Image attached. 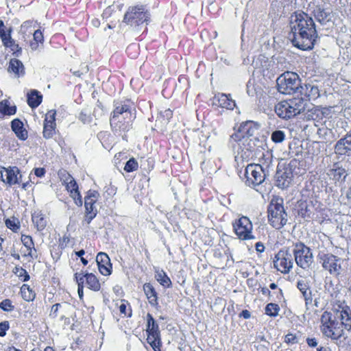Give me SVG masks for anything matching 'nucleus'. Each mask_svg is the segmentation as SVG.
I'll use <instances>...</instances> for the list:
<instances>
[{
	"instance_id": "nucleus-1",
	"label": "nucleus",
	"mask_w": 351,
	"mask_h": 351,
	"mask_svg": "<svg viewBox=\"0 0 351 351\" xmlns=\"http://www.w3.org/2000/svg\"><path fill=\"white\" fill-rule=\"evenodd\" d=\"M307 14L304 12H296L294 16H291V32L289 38L292 44L302 50H307V45L304 39H307Z\"/></svg>"
},
{
	"instance_id": "nucleus-2",
	"label": "nucleus",
	"mask_w": 351,
	"mask_h": 351,
	"mask_svg": "<svg viewBox=\"0 0 351 351\" xmlns=\"http://www.w3.org/2000/svg\"><path fill=\"white\" fill-rule=\"evenodd\" d=\"M135 118L132 108L127 104H119L115 107L110 117V125L114 132L128 130L131 122Z\"/></svg>"
},
{
	"instance_id": "nucleus-3",
	"label": "nucleus",
	"mask_w": 351,
	"mask_h": 351,
	"mask_svg": "<svg viewBox=\"0 0 351 351\" xmlns=\"http://www.w3.org/2000/svg\"><path fill=\"white\" fill-rule=\"evenodd\" d=\"M268 220L276 229H280L287 221V213L285 211L282 198H273L267 208Z\"/></svg>"
},
{
	"instance_id": "nucleus-4",
	"label": "nucleus",
	"mask_w": 351,
	"mask_h": 351,
	"mask_svg": "<svg viewBox=\"0 0 351 351\" xmlns=\"http://www.w3.org/2000/svg\"><path fill=\"white\" fill-rule=\"evenodd\" d=\"M278 90L285 95H291L300 90V86L299 76L293 72H285L280 75L276 80Z\"/></svg>"
},
{
	"instance_id": "nucleus-5",
	"label": "nucleus",
	"mask_w": 351,
	"mask_h": 351,
	"mask_svg": "<svg viewBox=\"0 0 351 351\" xmlns=\"http://www.w3.org/2000/svg\"><path fill=\"white\" fill-rule=\"evenodd\" d=\"M149 14L143 5L130 6L124 14L123 22L132 27H137L147 22Z\"/></svg>"
},
{
	"instance_id": "nucleus-6",
	"label": "nucleus",
	"mask_w": 351,
	"mask_h": 351,
	"mask_svg": "<svg viewBox=\"0 0 351 351\" xmlns=\"http://www.w3.org/2000/svg\"><path fill=\"white\" fill-rule=\"evenodd\" d=\"M321 322L322 331L326 337L337 340L343 335V330L337 326L338 323L335 318H332L330 313L324 312L322 315Z\"/></svg>"
},
{
	"instance_id": "nucleus-7",
	"label": "nucleus",
	"mask_w": 351,
	"mask_h": 351,
	"mask_svg": "<svg viewBox=\"0 0 351 351\" xmlns=\"http://www.w3.org/2000/svg\"><path fill=\"white\" fill-rule=\"evenodd\" d=\"M147 343L154 351H160L161 340L158 324L149 313L147 315Z\"/></svg>"
},
{
	"instance_id": "nucleus-8",
	"label": "nucleus",
	"mask_w": 351,
	"mask_h": 351,
	"mask_svg": "<svg viewBox=\"0 0 351 351\" xmlns=\"http://www.w3.org/2000/svg\"><path fill=\"white\" fill-rule=\"evenodd\" d=\"M246 185L252 187L258 186L265 180L262 167L259 165H248L245 169L244 178H242Z\"/></svg>"
},
{
	"instance_id": "nucleus-9",
	"label": "nucleus",
	"mask_w": 351,
	"mask_h": 351,
	"mask_svg": "<svg viewBox=\"0 0 351 351\" xmlns=\"http://www.w3.org/2000/svg\"><path fill=\"white\" fill-rule=\"evenodd\" d=\"M235 234L240 239L249 240L254 237L252 234V223L247 217H242L233 223Z\"/></svg>"
},
{
	"instance_id": "nucleus-10",
	"label": "nucleus",
	"mask_w": 351,
	"mask_h": 351,
	"mask_svg": "<svg viewBox=\"0 0 351 351\" xmlns=\"http://www.w3.org/2000/svg\"><path fill=\"white\" fill-rule=\"evenodd\" d=\"M304 184V187L300 192L302 198L298 200L293 208L295 220L298 223H305L307 221L306 219L307 213V189H306L307 181H305Z\"/></svg>"
},
{
	"instance_id": "nucleus-11",
	"label": "nucleus",
	"mask_w": 351,
	"mask_h": 351,
	"mask_svg": "<svg viewBox=\"0 0 351 351\" xmlns=\"http://www.w3.org/2000/svg\"><path fill=\"white\" fill-rule=\"evenodd\" d=\"M99 197V193L96 191H89L84 197V206L86 210L84 221L89 224L96 217L97 210L95 206Z\"/></svg>"
},
{
	"instance_id": "nucleus-12",
	"label": "nucleus",
	"mask_w": 351,
	"mask_h": 351,
	"mask_svg": "<svg viewBox=\"0 0 351 351\" xmlns=\"http://www.w3.org/2000/svg\"><path fill=\"white\" fill-rule=\"evenodd\" d=\"M274 267L280 272L288 273L293 267L292 255L288 250H280L275 256Z\"/></svg>"
},
{
	"instance_id": "nucleus-13",
	"label": "nucleus",
	"mask_w": 351,
	"mask_h": 351,
	"mask_svg": "<svg viewBox=\"0 0 351 351\" xmlns=\"http://www.w3.org/2000/svg\"><path fill=\"white\" fill-rule=\"evenodd\" d=\"M351 171V158L348 159L343 163H335L329 170L328 175L336 181L344 182Z\"/></svg>"
},
{
	"instance_id": "nucleus-14",
	"label": "nucleus",
	"mask_w": 351,
	"mask_h": 351,
	"mask_svg": "<svg viewBox=\"0 0 351 351\" xmlns=\"http://www.w3.org/2000/svg\"><path fill=\"white\" fill-rule=\"evenodd\" d=\"M0 173L1 180L9 185L21 182L22 175L16 167H2Z\"/></svg>"
},
{
	"instance_id": "nucleus-15",
	"label": "nucleus",
	"mask_w": 351,
	"mask_h": 351,
	"mask_svg": "<svg viewBox=\"0 0 351 351\" xmlns=\"http://www.w3.org/2000/svg\"><path fill=\"white\" fill-rule=\"evenodd\" d=\"M259 129V125L252 121H247L242 123L238 131L231 136V138L240 137H252Z\"/></svg>"
},
{
	"instance_id": "nucleus-16",
	"label": "nucleus",
	"mask_w": 351,
	"mask_h": 351,
	"mask_svg": "<svg viewBox=\"0 0 351 351\" xmlns=\"http://www.w3.org/2000/svg\"><path fill=\"white\" fill-rule=\"evenodd\" d=\"M293 173L289 167L278 169L276 173V184L282 189H287L291 183Z\"/></svg>"
},
{
	"instance_id": "nucleus-17",
	"label": "nucleus",
	"mask_w": 351,
	"mask_h": 351,
	"mask_svg": "<svg viewBox=\"0 0 351 351\" xmlns=\"http://www.w3.org/2000/svg\"><path fill=\"white\" fill-rule=\"evenodd\" d=\"M275 112L277 115L285 119H289L295 116L294 107L290 104V100L282 101L275 106Z\"/></svg>"
},
{
	"instance_id": "nucleus-18",
	"label": "nucleus",
	"mask_w": 351,
	"mask_h": 351,
	"mask_svg": "<svg viewBox=\"0 0 351 351\" xmlns=\"http://www.w3.org/2000/svg\"><path fill=\"white\" fill-rule=\"evenodd\" d=\"M296 264L302 269L307 267V247L302 243H297L293 250Z\"/></svg>"
},
{
	"instance_id": "nucleus-19",
	"label": "nucleus",
	"mask_w": 351,
	"mask_h": 351,
	"mask_svg": "<svg viewBox=\"0 0 351 351\" xmlns=\"http://www.w3.org/2000/svg\"><path fill=\"white\" fill-rule=\"evenodd\" d=\"M322 265L330 274L338 275L341 270V260L335 256L327 254L324 256Z\"/></svg>"
},
{
	"instance_id": "nucleus-20",
	"label": "nucleus",
	"mask_w": 351,
	"mask_h": 351,
	"mask_svg": "<svg viewBox=\"0 0 351 351\" xmlns=\"http://www.w3.org/2000/svg\"><path fill=\"white\" fill-rule=\"evenodd\" d=\"M96 262L99 272L104 276H109L112 272V264L107 254L99 252L96 257Z\"/></svg>"
},
{
	"instance_id": "nucleus-21",
	"label": "nucleus",
	"mask_w": 351,
	"mask_h": 351,
	"mask_svg": "<svg viewBox=\"0 0 351 351\" xmlns=\"http://www.w3.org/2000/svg\"><path fill=\"white\" fill-rule=\"evenodd\" d=\"M335 151L339 155L351 156V134H347L337 142Z\"/></svg>"
},
{
	"instance_id": "nucleus-22",
	"label": "nucleus",
	"mask_w": 351,
	"mask_h": 351,
	"mask_svg": "<svg viewBox=\"0 0 351 351\" xmlns=\"http://www.w3.org/2000/svg\"><path fill=\"white\" fill-rule=\"evenodd\" d=\"M335 319H339L345 329L351 331V310L348 307L337 310Z\"/></svg>"
},
{
	"instance_id": "nucleus-23",
	"label": "nucleus",
	"mask_w": 351,
	"mask_h": 351,
	"mask_svg": "<svg viewBox=\"0 0 351 351\" xmlns=\"http://www.w3.org/2000/svg\"><path fill=\"white\" fill-rule=\"evenodd\" d=\"M65 187L69 192L70 196L73 199L75 204L78 206H82L83 204V201L78 190V185L75 179H73L72 182L71 181L70 182L67 183L65 185Z\"/></svg>"
},
{
	"instance_id": "nucleus-24",
	"label": "nucleus",
	"mask_w": 351,
	"mask_h": 351,
	"mask_svg": "<svg viewBox=\"0 0 351 351\" xmlns=\"http://www.w3.org/2000/svg\"><path fill=\"white\" fill-rule=\"evenodd\" d=\"M231 139L237 142L241 152L246 153V152H252L254 149V141L250 137L244 136Z\"/></svg>"
},
{
	"instance_id": "nucleus-25",
	"label": "nucleus",
	"mask_w": 351,
	"mask_h": 351,
	"mask_svg": "<svg viewBox=\"0 0 351 351\" xmlns=\"http://www.w3.org/2000/svg\"><path fill=\"white\" fill-rule=\"evenodd\" d=\"M289 168L295 175L303 176L307 171L306 162L304 160H300V158H295L291 161Z\"/></svg>"
},
{
	"instance_id": "nucleus-26",
	"label": "nucleus",
	"mask_w": 351,
	"mask_h": 351,
	"mask_svg": "<svg viewBox=\"0 0 351 351\" xmlns=\"http://www.w3.org/2000/svg\"><path fill=\"white\" fill-rule=\"evenodd\" d=\"M306 95L304 94V96L301 97H295L290 100V104L294 107V111H295V114H300L301 112L304 111L307 106V99Z\"/></svg>"
},
{
	"instance_id": "nucleus-27",
	"label": "nucleus",
	"mask_w": 351,
	"mask_h": 351,
	"mask_svg": "<svg viewBox=\"0 0 351 351\" xmlns=\"http://www.w3.org/2000/svg\"><path fill=\"white\" fill-rule=\"evenodd\" d=\"M11 127L19 139L24 141L27 138V132L23 128V123L19 119H14L11 122Z\"/></svg>"
},
{
	"instance_id": "nucleus-28",
	"label": "nucleus",
	"mask_w": 351,
	"mask_h": 351,
	"mask_svg": "<svg viewBox=\"0 0 351 351\" xmlns=\"http://www.w3.org/2000/svg\"><path fill=\"white\" fill-rule=\"evenodd\" d=\"M84 282L86 284L88 289L94 291H98L101 289V284L95 275L92 273L83 274Z\"/></svg>"
},
{
	"instance_id": "nucleus-29",
	"label": "nucleus",
	"mask_w": 351,
	"mask_h": 351,
	"mask_svg": "<svg viewBox=\"0 0 351 351\" xmlns=\"http://www.w3.org/2000/svg\"><path fill=\"white\" fill-rule=\"evenodd\" d=\"M8 71L13 73L16 76L19 77L24 74L23 64L19 60L12 58L10 60Z\"/></svg>"
},
{
	"instance_id": "nucleus-30",
	"label": "nucleus",
	"mask_w": 351,
	"mask_h": 351,
	"mask_svg": "<svg viewBox=\"0 0 351 351\" xmlns=\"http://www.w3.org/2000/svg\"><path fill=\"white\" fill-rule=\"evenodd\" d=\"M32 220L38 231H42L47 226V219L40 211H35L32 215Z\"/></svg>"
},
{
	"instance_id": "nucleus-31",
	"label": "nucleus",
	"mask_w": 351,
	"mask_h": 351,
	"mask_svg": "<svg viewBox=\"0 0 351 351\" xmlns=\"http://www.w3.org/2000/svg\"><path fill=\"white\" fill-rule=\"evenodd\" d=\"M143 291L147 296L149 303L155 306L158 305L157 293L154 287L150 283H145L143 285Z\"/></svg>"
},
{
	"instance_id": "nucleus-32",
	"label": "nucleus",
	"mask_w": 351,
	"mask_h": 351,
	"mask_svg": "<svg viewBox=\"0 0 351 351\" xmlns=\"http://www.w3.org/2000/svg\"><path fill=\"white\" fill-rule=\"evenodd\" d=\"M21 242L28 251L27 254H24V256H29L31 258L36 257V255L34 254V252H36V250L35 249L34 243L32 237L29 235L22 234Z\"/></svg>"
},
{
	"instance_id": "nucleus-33",
	"label": "nucleus",
	"mask_w": 351,
	"mask_h": 351,
	"mask_svg": "<svg viewBox=\"0 0 351 351\" xmlns=\"http://www.w3.org/2000/svg\"><path fill=\"white\" fill-rule=\"evenodd\" d=\"M218 104L221 108H226L228 110H233L236 106L235 101L230 98V95L226 94H221L219 95Z\"/></svg>"
},
{
	"instance_id": "nucleus-34",
	"label": "nucleus",
	"mask_w": 351,
	"mask_h": 351,
	"mask_svg": "<svg viewBox=\"0 0 351 351\" xmlns=\"http://www.w3.org/2000/svg\"><path fill=\"white\" fill-rule=\"evenodd\" d=\"M42 101V95L36 90H31L27 95V104L32 108L38 107Z\"/></svg>"
},
{
	"instance_id": "nucleus-35",
	"label": "nucleus",
	"mask_w": 351,
	"mask_h": 351,
	"mask_svg": "<svg viewBox=\"0 0 351 351\" xmlns=\"http://www.w3.org/2000/svg\"><path fill=\"white\" fill-rule=\"evenodd\" d=\"M308 36L310 35V38L308 37V40H311V47L308 46V50L311 49L313 46L315 45L317 42V39L318 38V35L317 34V31L315 29V23L311 17L308 16Z\"/></svg>"
},
{
	"instance_id": "nucleus-36",
	"label": "nucleus",
	"mask_w": 351,
	"mask_h": 351,
	"mask_svg": "<svg viewBox=\"0 0 351 351\" xmlns=\"http://www.w3.org/2000/svg\"><path fill=\"white\" fill-rule=\"evenodd\" d=\"M16 106H10V103L8 100L4 99L0 102V116L12 115L16 113Z\"/></svg>"
},
{
	"instance_id": "nucleus-37",
	"label": "nucleus",
	"mask_w": 351,
	"mask_h": 351,
	"mask_svg": "<svg viewBox=\"0 0 351 351\" xmlns=\"http://www.w3.org/2000/svg\"><path fill=\"white\" fill-rule=\"evenodd\" d=\"M156 279L161 285L165 287H169L171 285V281L163 270L158 269L156 271Z\"/></svg>"
},
{
	"instance_id": "nucleus-38",
	"label": "nucleus",
	"mask_w": 351,
	"mask_h": 351,
	"mask_svg": "<svg viewBox=\"0 0 351 351\" xmlns=\"http://www.w3.org/2000/svg\"><path fill=\"white\" fill-rule=\"evenodd\" d=\"M21 296L25 301H33L35 298V293L27 285H23L21 288Z\"/></svg>"
},
{
	"instance_id": "nucleus-39",
	"label": "nucleus",
	"mask_w": 351,
	"mask_h": 351,
	"mask_svg": "<svg viewBox=\"0 0 351 351\" xmlns=\"http://www.w3.org/2000/svg\"><path fill=\"white\" fill-rule=\"evenodd\" d=\"M56 124L44 123L43 136L45 138H51L55 134Z\"/></svg>"
},
{
	"instance_id": "nucleus-40",
	"label": "nucleus",
	"mask_w": 351,
	"mask_h": 351,
	"mask_svg": "<svg viewBox=\"0 0 351 351\" xmlns=\"http://www.w3.org/2000/svg\"><path fill=\"white\" fill-rule=\"evenodd\" d=\"M75 279L77 283V292L80 299L83 298L84 276L83 273H75Z\"/></svg>"
},
{
	"instance_id": "nucleus-41",
	"label": "nucleus",
	"mask_w": 351,
	"mask_h": 351,
	"mask_svg": "<svg viewBox=\"0 0 351 351\" xmlns=\"http://www.w3.org/2000/svg\"><path fill=\"white\" fill-rule=\"evenodd\" d=\"M33 36H34V42L31 43L30 47H31L32 49L36 50L38 47V43H43V33L39 29H37L34 32Z\"/></svg>"
},
{
	"instance_id": "nucleus-42",
	"label": "nucleus",
	"mask_w": 351,
	"mask_h": 351,
	"mask_svg": "<svg viewBox=\"0 0 351 351\" xmlns=\"http://www.w3.org/2000/svg\"><path fill=\"white\" fill-rule=\"evenodd\" d=\"M279 311V306L274 303H269L265 307V313L271 317L277 316Z\"/></svg>"
},
{
	"instance_id": "nucleus-43",
	"label": "nucleus",
	"mask_w": 351,
	"mask_h": 351,
	"mask_svg": "<svg viewBox=\"0 0 351 351\" xmlns=\"http://www.w3.org/2000/svg\"><path fill=\"white\" fill-rule=\"evenodd\" d=\"M14 273L23 282L27 281L29 279V276L27 271L21 267L16 266L14 269Z\"/></svg>"
},
{
	"instance_id": "nucleus-44",
	"label": "nucleus",
	"mask_w": 351,
	"mask_h": 351,
	"mask_svg": "<svg viewBox=\"0 0 351 351\" xmlns=\"http://www.w3.org/2000/svg\"><path fill=\"white\" fill-rule=\"evenodd\" d=\"M173 116V112L169 109H165L160 112L158 119H161V122L164 124L167 123Z\"/></svg>"
},
{
	"instance_id": "nucleus-45",
	"label": "nucleus",
	"mask_w": 351,
	"mask_h": 351,
	"mask_svg": "<svg viewBox=\"0 0 351 351\" xmlns=\"http://www.w3.org/2000/svg\"><path fill=\"white\" fill-rule=\"evenodd\" d=\"M271 138L276 143H282L285 138V134L283 131L276 130L272 132Z\"/></svg>"
},
{
	"instance_id": "nucleus-46",
	"label": "nucleus",
	"mask_w": 351,
	"mask_h": 351,
	"mask_svg": "<svg viewBox=\"0 0 351 351\" xmlns=\"http://www.w3.org/2000/svg\"><path fill=\"white\" fill-rule=\"evenodd\" d=\"M138 169V162L136 160L132 158L125 164L124 170L127 172H132Z\"/></svg>"
},
{
	"instance_id": "nucleus-47",
	"label": "nucleus",
	"mask_w": 351,
	"mask_h": 351,
	"mask_svg": "<svg viewBox=\"0 0 351 351\" xmlns=\"http://www.w3.org/2000/svg\"><path fill=\"white\" fill-rule=\"evenodd\" d=\"M0 37L6 47H11L14 44V41L10 36V30L8 32L3 33V34L0 35Z\"/></svg>"
},
{
	"instance_id": "nucleus-48",
	"label": "nucleus",
	"mask_w": 351,
	"mask_h": 351,
	"mask_svg": "<svg viewBox=\"0 0 351 351\" xmlns=\"http://www.w3.org/2000/svg\"><path fill=\"white\" fill-rule=\"evenodd\" d=\"M60 180H62L63 184L65 186L67 183L72 182L74 179L66 171L63 170L60 171L58 173Z\"/></svg>"
},
{
	"instance_id": "nucleus-49",
	"label": "nucleus",
	"mask_w": 351,
	"mask_h": 351,
	"mask_svg": "<svg viewBox=\"0 0 351 351\" xmlns=\"http://www.w3.org/2000/svg\"><path fill=\"white\" fill-rule=\"evenodd\" d=\"M0 308L4 311H12L14 310V306L10 300L5 299L0 302Z\"/></svg>"
},
{
	"instance_id": "nucleus-50",
	"label": "nucleus",
	"mask_w": 351,
	"mask_h": 351,
	"mask_svg": "<svg viewBox=\"0 0 351 351\" xmlns=\"http://www.w3.org/2000/svg\"><path fill=\"white\" fill-rule=\"evenodd\" d=\"M297 287L303 294L305 300V304L306 305H307V297L306 296V292L307 290V282L304 280H299L297 283Z\"/></svg>"
},
{
	"instance_id": "nucleus-51",
	"label": "nucleus",
	"mask_w": 351,
	"mask_h": 351,
	"mask_svg": "<svg viewBox=\"0 0 351 351\" xmlns=\"http://www.w3.org/2000/svg\"><path fill=\"white\" fill-rule=\"evenodd\" d=\"M320 96L319 90L317 86H311L310 93H308V101L315 100Z\"/></svg>"
},
{
	"instance_id": "nucleus-52",
	"label": "nucleus",
	"mask_w": 351,
	"mask_h": 351,
	"mask_svg": "<svg viewBox=\"0 0 351 351\" xmlns=\"http://www.w3.org/2000/svg\"><path fill=\"white\" fill-rule=\"evenodd\" d=\"M56 111L53 110L48 111L45 115V123L56 124Z\"/></svg>"
},
{
	"instance_id": "nucleus-53",
	"label": "nucleus",
	"mask_w": 351,
	"mask_h": 351,
	"mask_svg": "<svg viewBox=\"0 0 351 351\" xmlns=\"http://www.w3.org/2000/svg\"><path fill=\"white\" fill-rule=\"evenodd\" d=\"M79 119L83 123H88L91 121V117L90 113L86 111L82 110L79 114Z\"/></svg>"
},
{
	"instance_id": "nucleus-54",
	"label": "nucleus",
	"mask_w": 351,
	"mask_h": 351,
	"mask_svg": "<svg viewBox=\"0 0 351 351\" xmlns=\"http://www.w3.org/2000/svg\"><path fill=\"white\" fill-rule=\"evenodd\" d=\"M10 328V324L8 321H4L0 323V336L4 337L6 335V331Z\"/></svg>"
},
{
	"instance_id": "nucleus-55",
	"label": "nucleus",
	"mask_w": 351,
	"mask_h": 351,
	"mask_svg": "<svg viewBox=\"0 0 351 351\" xmlns=\"http://www.w3.org/2000/svg\"><path fill=\"white\" fill-rule=\"evenodd\" d=\"M61 304L59 303H56L51 306V311L49 313V316L53 319L58 317V313Z\"/></svg>"
},
{
	"instance_id": "nucleus-56",
	"label": "nucleus",
	"mask_w": 351,
	"mask_h": 351,
	"mask_svg": "<svg viewBox=\"0 0 351 351\" xmlns=\"http://www.w3.org/2000/svg\"><path fill=\"white\" fill-rule=\"evenodd\" d=\"M285 342L288 344H293L298 342V338L295 335L289 333L285 336Z\"/></svg>"
},
{
	"instance_id": "nucleus-57",
	"label": "nucleus",
	"mask_w": 351,
	"mask_h": 351,
	"mask_svg": "<svg viewBox=\"0 0 351 351\" xmlns=\"http://www.w3.org/2000/svg\"><path fill=\"white\" fill-rule=\"evenodd\" d=\"M33 23L34 22L32 21H25L22 25H21V31H23L24 33H25L26 32H27L28 29L32 27V26L33 25Z\"/></svg>"
},
{
	"instance_id": "nucleus-58",
	"label": "nucleus",
	"mask_w": 351,
	"mask_h": 351,
	"mask_svg": "<svg viewBox=\"0 0 351 351\" xmlns=\"http://www.w3.org/2000/svg\"><path fill=\"white\" fill-rule=\"evenodd\" d=\"M6 226L8 228L16 231L19 228V226L16 224V223L13 221H11L10 219L6 220L5 221Z\"/></svg>"
},
{
	"instance_id": "nucleus-59",
	"label": "nucleus",
	"mask_w": 351,
	"mask_h": 351,
	"mask_svg": "<svg viewBox=\"0 0 351 351\" xmlns=\"http://www.w3.org/2000/svg\"><path fill=\"white\" fill-rule=\"evenodd\" d=\"M45 173V170L44 168H36L34 169V174L35 176H36L37 177H43L44 176Z\"/></svg>"
},
{
	"instance_id": "nucleus-60",
	"label": "nucleus",
	"mask_w": 351,
	"mask_h": 351,
	"mask_svg": "<svg viewBox=\"0 0 351 351\" xmlns=\"http://www.w3.org/2000/svg\"><path fill=\"white\" fill-rule=\"evenodd\" d=\"M308 127L311 128V132H317V133L320 131V129L317 128V125L314 120L311 121V123H308Z\"/></svg>"
},
{
	"instance_id": "nucleus-61",
	"label": "nucleus",
	"mask_w": 351,
	"mask_h": 351,
	"mask_svg": "<svg viewBox=\"0 0 351 351\" xmlns=\"http://www.w3.org/2000/svg\"><path fill=\"white\" fill-rule=\"evenodd\" d=\"M319 144L317 142H313L312 144V148L315 149L314 152H313V155H317L319 152Z\"/></svg>"
},
{
	"instance_id": "nucleus-62",
	"label": "nucleus",
	"mask_w": 351,
	"mask_h": 351,
	"mask_svg": "<svg viewBox=\"0 0 351 351\" xmlns=\"http://www.w3.org/2000/svg\"><path fill=\"white\" fill-rule=\"evenodd\" d=\"M119 311L121 314L124 315L125 316L127 315V305L124 303H122L119 306Z\"/></svg>"
},
{
	"instance_id": "nucleus-63",
	"label": "nucleus",
	"mask_w": 351,
	"mask_h": 351,
	"mask_svg": "<svg viewBox=\"0 0 351 351\" xmlns=\"http://www.w3.org/2000/svg\"><path fill=\"white\" fill-rule=\"evenodd\" d=\"M255 247L257 252H263L265 250V246L261 242H258L255 245Z\"/></svg>"
},
{
	"instance_id": "nucleus-64",
	"label": "nucleus",
	"mask_w": 351,
	"mask_h": 351,
	"mask_svg": "<svg viewBox=\"0 0 351 351\" xmlns=\"http://www.w3.org/2000/svg\"><path fill=\"white\" fill-rule=\"evenodd\" d=\"M317 345V343L315 339H308V346H310L312 349H314Z\"/></svg>"
}]
</instances>
